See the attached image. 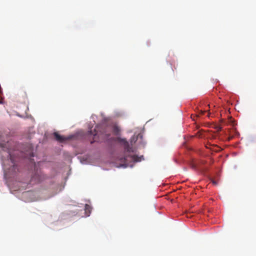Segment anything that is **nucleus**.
Masks as SVG:
<instances>
[{"label":"nucleus","mask_w":256,"mask_h":256,"mask_svg":"<svg viewBox=\"0 0 256 256\" xmlns=\"http://www.w3.org/2000/svg\"><path fill=\"white\" fill-rule=\"evenodd\" d=\"M118 140L124 146V152L129 154L124 157L120 158V160L122 162L124 163H128L129 162H138L144 160L143 156H138L136 154H130L131 153H134L136 152V149L130 146L128 142L126 139L118 138Z\"/></svg>","instance_id":"nucleus-1"},{"label":"nucleus","mask_w":256,"mask_h":256,"mask_svg":"<svg viewBox=\"0 0 256 256\" xmlns=\"http://www.w3.org/2000/svg\"><path fill=\"white\" fill-rule=\"evenodd\" d=\"M109 127L106 126V124H100L96 126L94 129V132H92V130L90 131V134L94 135V138L98 136L104 135L106 136H108L110 135V130H108Z\"/></svg>","instance_id":"nucleus-2"},{"label":"nucleus","mask_w":256,"mask_h":256,"mask_svg":"<svg viewBox=\"0 0 256 256\" xmlns=\"http://www.w3.org/2000/svg\"><path fill=\"white\" fill-rule=\"evenodd\" d=\"M32 178L33 182L38 183L45 180L46 176L44 175L41 170L37 169L34 174L33 173Z\"/></svg>","instance_id":"nucleus-3"},{"label":"nucleus","mask_w":256,"mask_h":256,"mask_svg":"<svg viewBox=\"0 0 256 256\" xmlns=\"http://www.w3.org/2000/svg\"><path fill=\"white\" fill-rule=\"evenodd\" d=\"M22 198L26 202H30L32 200V192L31 190L24 192L22 194Z\"/></svg>","instance_id":"nucleus-4"},{"label":"nucleus","mask_w":256,"mask_h":256,"mask_svg":"<svg viewBox=\"0 0 256 256\" xmlns=\"http://www.w3.org/2000/svg\"><path fill=\"white\" fill-rule=\"evenodd\" d=\"M54 136L55 139L60 142H62L67 140H70L72 137V136L66 137L62 136H60L57 132H54Z\"/></svg>","instance_id":"nucleus-5"},{"label":"nucleus","mask_w":256,"mask_h":256,"mask_svg":"<svg viewBox=\"0 0 256 256\" xmlns=\"http://www.w3.org/2000/svg\"><path fill=\"white\" fill-rule=\"evenodd\" d=\"M90 206L89 205L86 204L85 206L86 211L87 212V210H88L89 212H90Z\"/></svg>","instance_id":"nucleus-6"},{"label":"nucleus","mask_w":256,"mask_h":256,"mask_svg":"<svg viewBox=\"0 0 256 256\" xmlns=\"http://www.w3.org/2000/svg\"><path fill=\"white\" fill-rule=\"evenodd\" d=\"M209 110H200V114H204L205 112H208Z\"/></svg>","instance_id":"nucleus-7"},{"label":"nucleus","mask_w":256,"mask_h":256,"mask_svg":"<svg viewBox=\"0 0 256 256\" xmlns=\"http://www.w3.org/2000/svg\"><path fill=\"white\" fill-rule=\"evenodd\" d=\"M114 132L116 133L118 131V129L116 126L114 127Z\"/></svg>","instance_id":"nucleus-8"},{"label":"nucleus","mask_w":256,"mask_h":256,"mask_svg":"<svg viewBox=\"0 0 256 256\" xmlns=\"http://www.w3.org/2000/svg\"><path fill=\"white\" fill-rule=\"evenodd\" d=\"M211 182L214 184L216 185L218 184V182L213 179L211 180Z\"/></svg>","instance_id":"nucleus-9"},{"label":"nucleus","mask_w":256,"mask_h":256,"mask_svg":"<svg viewBox=\"0 0 256 256\" xmlns=\"http://www.w3.org/2000/svg\"><path fill=\"white\" fill-rule=\"evenodd\" d=\"M8 156H10V160H11V161H12V164H14V160H13V159H12V156L11 154H8Z\"/></svg>","instance_id":"nucleus-10"},{"label":"nucleus","mask_w":256,"mask_h":256,"mask_svg":"<svg viewBox=\"0 0 256 256\" xmlns=\"http://www.w3.org/2000/svg\"><path fill=\"white\" fill-rule=\"evenodd\" d=\"M35 165H36V164L35 163H33V167H35Z\"/></svg>","instance_id":"nucleus-11"},{"label":"nucleus","mask_w":256,"mask_h":256,"mask_svg":"<svg viewBox=\"0 0 256 256\" xmlns=\"http://www.w3.org/2000/svg\"><path fill=\"white\" fill-rule=\"evenodd\" d=\"M132 139H133V140H134V141H136V140H135V138H134H134H132Z\"/></svg>","instance_id":"nucleus-12"},{"label":"nucleus","mask_w":256,"mask_h":256,"mask_svg":"<svg viewBox=\"0 0 256 256\" xmlns=\"http://www.w3.org/2000/svg\"><path fill=\"white\" fill-rule=\"evenodd\" d=\"M210 112H208V116H210Z\"/></svg>","instance_id":"nucleus-13"}]
</instances>
